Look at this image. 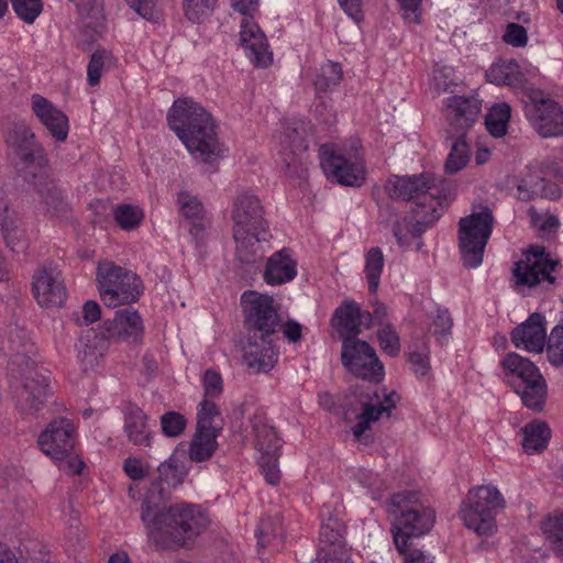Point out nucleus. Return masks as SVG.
<instances>
[{
  "label": "nucleus",
  "mask_w": 563,
  "mask_h": 563,
  "mask_svg": "<svg viewBox=\"0 0 563 563\" xmlns=\"http://www.w3.org/2000/svg\"><path fill=\"white\" fill-rule=\"evenodd\" d=\"M413 225L415 221L411 216L410 218L406 216L394 223L393 233L400 246H408L412 239L420 236L413 234Z\"/></svg>",
  "instance_id": "13d9d810"
},
{
  "label": "nucleus",
  "mask_w": 563,
  "mask_h": 563,
  "mask_svg": "<svg viewBox=\"0 0 563 563\" xmlns=\"http://www.w3.org/2000/svg\"><path fill=\"white\" fill-rule=\"evenodd\" d=\"M203 399L214 400L223 393V380L220 373L207 369L202 376Z\"/></svg>",
  "instance_id": "6e6d98bb"
},
{
  "label": "nucleus",
  "mask_w": 563,
  "mask_h": 563,
  "mask_svg": "<svg viewBox=\"0 0 563 563\" xmlns=\"http://www.w3.org/2000/svg\"><path fill=\"white\" fill-rule=\"evenodd\" d=\"M559 265L560 262L551 258L543 246H532L514 265L512 279L516 288H532L542 280L554 284L555 277L552 276V273Z\"/></svg>",
  "instance_id": "2eb2a0df"
},
{
  "label": "nucleus",
  "mask_w": 563,
  "mask_h": 563,
  "mask_svg": "<svg viewBox=\"0 0 563 563\" xmlns=\"http://www.w3.org/2000/svg\"><path fill=\"white\" fill-rule=\"evenodd\" d=\"M32 110L42 124L57 141H65L68 135V118L41 95L32 96Z\"/></svg>",
  "instance_id": "cd10ccee"
},
{
  "label": "nucleus",
  "mask_w": 563,
  "mask_h": 563,
  "mask_svg": "<svg viewBox=\"0 0 563 563\" xmlns=\"http://www.w3.org/2000/svg\"><path fill=\"white\" fill-rule=\"evenodd\" d=\"M0 228L3 240L13 252H20L26 247L25 231L22 221L12 207L5 188L0 185Z\"/></svg>",
  "instance_id": "393cba45"
},
{
  "label": "nucleus",
  "mask_w": 563,
  "mask_h": 563,
  "mask_svg": "<svg viewBox=\"0 0 563 563\" xmlns=\"http://www.w3.org/2000/svg\"><path fill=\"white\" fill-rule=\"evenodd\" d=\"M522 446L527 453L543 451L551 438V430L545 422L534 420L528 423L523 430Z\"/></svg>",
  "instance_id": "72a5a7b5"
},
{
  "label": "nucleus",
  "mask_w": 563,
  "mask_h": 563,
  "mask_svg": "<svg viewBox=\"0 0 563 563\" xmlns=\"http://www.w3.org/2000/svg\"><path fill=\"white\" fill-rule=\"evenodd\" d=\"M278 351L274 345V340L269 342H261L260 340H251L243 355L245 364L256 371L267 373L277 362Z\"/></svg>",
  "instance_id": "7c9ffc66"
},
{
  "label": "nucleus",
  "mask_w": 563,
  "mask_h": 563,
  "mask_svg": "<svg viewBox=\"0 0 563 563\" xmlns=\"http://www.w3.org/2000/svg\"><path fill=\"white\" fill-rule=\"evenodd\" d=\"M279 331L283 332V335L289 342L296 343L301 340L302 327L300 323H298L295 320H288L285 323H283V320H282Z\"/></svg>",
  "instance_id": "338daca9"
},
{
  "label": "nucleus",
  "mask_w": 563,
  "mask_h": 563,
  "mask_svg": "<svg viewBox=\"0 0 563 563\" xmlns=\"http://www.w3.org/2000/svg\"><path fill=\"white\" fill-rule=\"evenodd\" d=\"M376 335L379 347L384 353L391 357L400 353V338L393 324H385V327L378 328Z\"/></svg>",
  "instance_id": "c03bdc74"
},
{
  "label": "nucleus",
  "mask_w": 563,
  "mask_h": 563,
  "mask_svg": "<svg viewBox=\"0 0 563 563\" xmlns=\"http://www.w3.org/2000/svg\"><path fill=\"white\" fill-rule=\"evenodd\" d=\"M253 431L255 448L261 454L280 451L282 440L273 427L258 421L253 423Z\"/></svg>",
  "instance_id": "58836bf2"
},
{
  "label": "nucleus",
  "mask_w": 563,
  "mask_h": 563,
  "mask_svg": "<svg viewBox=\"0 0 563 563\" xmlns=\"http://www.w3.org/2000/svg\"><path fill=\"white\" fill-rule=\"evenodd\" d=\"M341 358L344 367L357 377L376 383L384 378V365L366 341L345 339L342 342Z\"/></svg>",
  "instance_id": "dca6fc26"
},
{
  "label": "nucleus",
  "mask_w": 563,
  "mask_h": 563,
  "mask_svg": "<svg viewBox=\"0 0 563 563\" xmlns=\"http://www.w3.org/2000/svg\"><path fill=\"white\" fill-rule=\"evenodd\" d=\"M549 361L555 366H563V321L555 325L547 344Z\"/></svg>",
  "instance_id": "49530a36"
},
{
  "label": "nucleus",
  "mask_w": 563,
  "mask_h": 563,
  "mask_svg": "<svg viewBox=\"0 0 563 563\" xmlns=\"http://www.w3.org/2000/svg\"><path fill=\"white\" fill-rule=\"evenodd\" d=\"M398 552L402 555L405 563H432L421 550L412 548V540L408 541L404 551Z\"/></svg>",
  "instance_id": "774afa93"
},
{
  "label": "nucleus",
  "mask_w": 563,
  "mask_h": 563,
  "mask_svg": "<svg viewBox=\"0 0 563 563\" xmlns=\"http://www.w3.org/2000/svg\"><path fill=\"white\" fill-rule=\"evenodd\" d=\"M177 205L184 217L194 220H202L205 208L197 197L187 191H181L177 196Z\"/></svg>",
  "instance_id": "8fccbe9b"
},
{
  "label": "nucleus",
  "mask_w": 563,
  "mask_h": 563,
  "mask_svg": "<svg viewBox=\"0 0 563 563\" xmlns=\"http://www.w3.org/2000/svg\"><path fill=\"white\" fill-rule=\"evenodd\" d=\"M443 104L449 135H466L482 111V101L474 96H451Z\"/></svg>",
  "instance_id": "6ab92c4d"
},
{
  "label": "nucleus",
  "mask_w": 563,
  "mask_h": 563,
  "mask_svg": "<svg viewBox=\"0 0 563 563\" xmlns=\"http://www.w3.org/2000/svg\"><path fill=\"white\" fill-rule=\"evenodd\" d=\"M218 0H183L185 16L195 23H201L208 19Z\"/></svg>",
  "instance_id": "37998d69"
},
{
  "label": "nucleus",
  "mask_w": 563,
  "mask_h": 563,
  "mask_svg": "<svg viewBox=\"0 0 563 563\" xmlns=\"http://www.w3.org/2000/svg\"><path fill=\"white\" fill-rule=\"evenodd\" d=\"M218 435L219 433L216 431L197 429L189 448L190 460L194 462H205L209 460L217 449Z\"/></svg>",
  "instance_id": "f704fd0d"
},
{
  "label": "nucleus",
  "mask_w": 563,
  "mask_h": 563,
  "mask_svg": "<svg viewBox=\"0 0 563 563\" xmlns=\"http://www.w3.org/2000/svg\"><path fill=\"white\" fill-rule=\"evenodd\" d=\"M141 519L148 537L156 543L173 541L184 545L200 534L209 523L205 512L196 505L178 503L166 507L141 510Z\"/></svg>",
  "instance_id": "20e7f679"
},
{
  "label": "nucleus",
  "mask_w": 563,
  "mask_h": 563,
  "mask_svg": "<svg viewBox=\"0 0 563 563\" xmlns=\"http://www.w3.org/2000/svg\"><path fill=\"white\" fill-rule=\"evenodd\" d=\"M231 219L236 243L235 256L244 264H254L264 257L263 243L271 239L265 210L257 196L243 191L232 202Z\"/></svg>",
  "instance_id": "7ed1b4c3"
},
{
  "label": "nucleus",
  "mask_w": 563,
  "mask_h": 563,
  "mask_svg": "<svg viewBox=\"0 0 563 563\" xmlns=\"http://www.w3.org/2000/svg\"><path fill=\"white\" fill-rule=\"evenodd\" d=\"M395 396V393L386 394L385 390L378 389L361 396V413L357 415V422L352 428L356 440H362L365 432L369 430L371 423L377 421L383 413H390L396 406Z\"/></svg>",
  "instance_id": "5701e85b"
},
{
  "label": "nucleus",
  "mask_w": 563,
  "mask_h": 563,
  "mask_svg": "<svg viewBox=\"0 0 563 563\" xmlns=\"http://www.w3.org/2000/svg\"><path fill=\"white\" fill-rule=\"evenodd\" d=\"M277 528L273 527V521L269 518L262 519L256 530L258 545L261 548L271 545L272 541L277 539Z\"/></svg>",
  "instance_id": "e2e57ef3"
},
{
  "label": "nucleus",
  "mask_w": 563,
  "mask_h": 563,
  "mask_svg": "<svg viewBox=\"0 0 563 563\" xmlns=\"http://www.w3.org/2000/svg\"><path fill=\"white\" fill-rule=\"evenodd\" d=\"M409 362L412 369L418 376H426L430 371L429 351L426 343H423V351H413L409 353Z\"/></svg>",
  "instance_id": "680f3d73"
},
{
  "label": "nucleus",
  "mask_w": 563,
  "mask_h": 563,
  "mask_svg": "<svg viewBox=\"0 0 563 563\" xmlns=\"http://www.w3.org/2000/svg\"><path fill=\"white\" fill-rule=\"evenodd\" d=\"M344 532V525L340 520L329 518L321 526L320 542L329 547H341L343 544Z\"/></svg>",
  "instance_id": "a18cd8bd"
},
{
  "label": "nucleus",
  "mask_w": 563,
  "mask_h": 563,
  "mask_svg": "<svg viewBox=\"0 0 563 563\" xmlns=\"http://www.w3.org/2000/svg\"><path fill=\"white\" fill-rule=\"evenodd\" d=\"M258 0H232V7L243 14L241 21L240 42L246 56L256 66L266 67L272 63V52L265 34L253 20L251 12L255 10Z\"/></svg>",
  "instance_id": "4468645a"
},
{
  "label": "nucleus",
  "mask_w": 563,
  "mask_h": 563,
  "mask_svg": "<svg viewBox=\"0 0 563 563\" xmlns=\"http://www.w3.org/2000/svg\"><path fill=\"white\" fill-rule=\"evenodd\" d=\"M124 432L134 445L151 446L152 432L147 424L146 413L136 405L128 404L123 410Z\"/></svg>",
  "instance_id": "c756f323"
},
{
  "label": "nucleus",
  "mask_w": 563,
  "mask_h": 563,
  "mask_svg": "<svg viewBox=\"0 0 563 563\" xmlns=\"http://www.w3.org/2000/svg\"><path fill=\"white\" fill-rule=\"evenodd\" d=\"M486 78L492 84L514 89L522 88L526 82V77L515 60H500L493 64L486 71Z\"/></svg>",
  "instance_id": "473e14b6"
},
{
  "label": "nucleus",
  "mask_w": 563,
  "mask_h": 563,
  "mask_svg": "<svg viewBox=\"0 0 563 563\" xmlns=\"http://www.w3.org/2000/svg\"><path fill=\"white\" fill-rule=\"evenodd\" d=\"M128 4L142 18L158 22L162 18L161 0H125Z\"/></svg>",
  "instance_id": "5fc2aeb1"
},
{
  "label": "nucleus",
  "mask_w": 563,
  "mask_h": 563,
  "mask_svg": "<svg viewBox=\"0 0 563 563\" xmlns=\"http://www.w3.org/2000/svg\"><path fill=\"white\" fill-rule=\"evenodd\" d=\"M510 114L511 109L507 103H500L493 107L485 118V124L488 132L495 137L505 135Z\"/></svg>",
  "instance_id": "a19ab883"
},
{
  "label": "nucleus",
  "mask_w": 563,
  "mask_h": 563,
  "mask_svg": "<svg viewBox=\"0 0 563 563\" xmlns=\"http://www.w3.org/2000/svg\"><path fill=\"white\" fill-rule=\"evenodd\" d=\"M187 419L179 412L168 411L161 417L162 432L169 438L179 437L186 429Z\"/></svg>",
  "instance_id": "864d4df0"
},
{
  "label": "nucleus",
  "mask_w": 563,
  "mask_h": 563,
  "mask_svg": "<svg viewBox=\"0 0 563 563\" xmlns=\"http://www.w3.org/2000/svg\"><path fill=\"white\" fill-rule=\"evenodd\" d=\"M168 125L189 153L203 163H212L223 153L212 115L191 99H178L170 108Z\"/></svg>",
  "instance_id": "f03ea898"
},
{
  "label": "nucleus",
  "mask_w": 563,
  "mask_h": 563,
  "mask_svg": "<svg viewBox=\"0 0 563 563\" xmlns=\"http://www.w3.org/2000/svg\"><path fill=\"white\" fill-rule=\"evenodd\" d=\"M493 227L494 217L487 207L460 219L459 249L466 268H476L482 264Z\"/></svg>",
  "instance_id": "9b49d317"
},
{
  "label": "nucleus",
  "mask_w": 563,
  "mask_h": 563,
  "mask_svg": "<svg viewBox=\"0 0 563 563\" xmlns=\"http://www.w3.org/2000/svg\"><path fill=\"white\" fill-rule=\"evenodd\" d=\"M363 318L364 313L353 301H346L335 309L332 321L338 327L342 342L347 338L357 339Z\"/></svg>",
  "instance_id": "2f4dec72"
},
{
  "label": "nucleus",
  "mask_w": 563,
  "mask_h": 563,
  "mask_svg": "<svg viewBox=\"0 0 563 563\" xmlns=\"http://www.w3.org/2000/svg\"><path fill=\"white\" fill-rule=\"evenodd\" d=\"M23 366L19 372V378L23 380V387L19 395L18 406L23 413L34 415L40 411L46 400L48 384L46 377L38 374L35 363L24 355H18L11 362V366ZM12 374L14 368L11 367Z\"/></svg>",
  "instance_id": "a211bd4d"
},
{
  "label": "nucleus",
  "mask_w": 563,
  "mask_h": 563,
  "mask_svg": "<svg viewBox=\"0 0 563 563\" xmlns=\"http://www.w3.org/2000/svg\"><path fill=\"white\" fill-rule=\"evenodd\" d=\"M280 451L273 453H264L258 457V465L266 482L271 485H277L280 481V472L278 461Z\"/></svg>",
  "instance_id": "09e8293b"
},
{
  "label": "nucleus",
  "mask_w": 563,
  "mask_h": 563,
  "mask_svg": "<svg viewBox=\"0 0 563 563\" xmlns=\"http://www.w3.org/2000/svg\"><path fill=\"white\" fill-rule=\"evenodd\" d=\"M454 139L451 151L445 162V173L455 174L462 170L471 158V147L466 141V135H450Z\"/></svg>",
  "instance_id": "c9c22d12"
},
{
  "label": "nucleus",
  "mask_w": 563,
  "mask_h": 563,
  "mask_svg": "<svg viewBox=\"0 0 563 563\" xmlns=\"http://www.w3.org/2000/svg\"><path fill=\"white\" fill-rule=\"evenodd\" d=\"M511 341L518 349L533 353L542 352L545 342L548 343L544 317L540 313H532L526 322L512 330Z\"/></svg>",
  "instance_id": "a878e982"
},
{
  "label": "nucleus",
  "mask_w": 563,
  "mask_h": 563,
  "mask_svg": "<svg viewBox=\"0 0 563 563\" xmlns=\"http://www.w3.org/2000/svg\"><path fill=\"white\" fill-rule=\"evenodd\" d=\"M185 475L184 466L176 459L162 463L157 468V477L151 481L141 510L154 509L165 504L172 490L184 482Z\"/></svg>",
  "instance_id": "412c9836"
},
{
  "label": "nucleus",
  "mask_w": 563,
  "mask_h": 563,
  "mask_svg": "<svg viewBox=\"0 0 563 563\" xmlns=\"http://www.w3.org/2000/svg\"><path fill=\"white\" fill-rule=\"evenodd\" d=\"M15 14L25 23H33L43 10L42 0H11Z\"/></svg>",
  "instance_id": "603ef678"
},
{
  "label": "nucleus",
  "mask_w": 563,
  "mask_h": 563,
  "mask_svg": "<svg viewBox=\"0 0 563 563\" xmlns=\"http://www.w3.org/2000/svg\"><path fill=\"white\" fill-rule=\"evenodd\" d=\"M452 325L453 320L449 311L446 309H438L432 320L430 331L441 344H444L448 342L449 335L451 334Z\"/></svg>",
  "instance_id": "3c124183"
},
{
  "label": "nucleus",
  "mask_w": 563,
  "mask_h": 563,
  "mask_svg": "<svg viewBox=\"0 0 563 563\" xmlns=\"http://www.w3.org/2000/svg\"><path fill=\"white\" fill-rule=\"evenodd\" d=\"M197 429L206 431L222 430V418L219 407L211 399H202L198 406Z\"/></svg>",
  "instance_id": "4c0bfd02"
},
{
  "label": "nucleus",
  "mask_w": 563,
  "mask_h": 563,
  "mask_svg": "<svg viewBox=\"0 0 563 563\" xmlns=\"http://www.w3.org/2000/svg\"><path fill=\"white\" fill-rule=\"evenodd\" d=\"M143 218L142 211L131 205H120L114 210V219L118 225L123 230L136 228Z\"/></svg>",
  "instance_id": "de8ad7c7"
},
{
  "label": "nucleus",
  "mask_w": 563,
  "mask_h": 563,
  "mask_svg": "<svg viewBox=\"0 0 563 563\" xmlns=\"http://www.w3.org/2000/svg\"><path fill=\"white\" fill-rule=\"evenodd\" d=\"M523 109L527 120L542 137L563 135V109L540 90L526 95Z\"/></svg>",
  "instance_id": "ddd939ff"
},
{
  "label": "nucleus",
  "mask_w": 563,
  "mask_h": 563,
  "mask_svg": "<svg viewBox=\"0 0 563 563\" xmlns=\"http://www.w3.org/2000/svg\"><path fill=\"white\" fill-rule=\"evenodd\" d=\"M7 143L18 156L25 180L34 186L47 211L66 217L68 203L51 178L47 155L32 130L24 123L14 124L8 133Z\"/></svg>",
  "instance_id": "f257e3e1"
},
{
  "label": "nucleus",
  "mask_w": 563,
  "mask_h": 563,
  "mask_svg": "<svg viewBox=\"0 0 563 563\" xmlns=\"http://www.w3.org/2000/svg\"><path fill=\"white\" fill-rule=\"evenodd\" d=\"M297 276V261L289 249H282L271 255L266 261L263 273L264 282L269 286H280L295 279Z\"/></svg>",
  "instance_id": "c85d7f7f"
},
{
  "label": "nucleus",
  "mask_w": 563,
  "mask_h": 563,
  "mask_svg": "<svg viewBox=\"0 0 563 563\" xmlns=\"http://www.w3.org/2000/svg\"><path fill=\"white\" fill-rule=\"evenodd\" d=\"M343 78L342 67L339 63L328 62L320 67L314 79V87L318 91H328L338 86Z\"/></svg>",
  "instance_id": "79ce46f5"
},
{
  "label": "nucleus",
  "mask_w": 563,
  "mask_h": 563,
  "mask_svg": "<svg viewBox=\"0 0 563 563\" xmlns=\"http://www.w3.org/2000/svg\"><path fill=\"white\" fill-rule=\"evenodd\" d=\"M245 328L251 340L269 342L279 332L282 314L269 295L249 290L241 296Z\"/></svg>",
  "instance_id": "9d476101"
},
{
  "label": "nucleus",
  "mask_w": 563,
  "mask_h": 563,
  "mask_svg": "<svg viewBox=\"0 0 563 563\" xmlns=\"http://www.w3.org/2000/svg\"><path fill=\"white\" fill-rule=\"evenodd\" d=\"M23 366L19 372V378L23 380V387L19 395L18 406L23 413L34 415L40 411L46 400L48 384L46 377L38 374L35 363L24 355H18L11 362V366ZM12 374L14 368L11 367Z\"/></svg>",
  "instance_id": "f3484780"
},
{
  "label": "nucleus",
  "mask_w": 563,
  "mask_h": 563,
  "mask_svg": "<svg viewBox=\"0 0 563 563\" xmlns=\"http://www.w3.org/2000/svg\"><path fill=\"white\" fill-rule=\"evenodd\" d=\"M387 511L395 517L391 533L397 551H404L408 541L428 533L435 520L434 510L412 490L393 494Z\"/></svg>",
  "instance_id": "39448f33"
},
{
  "label": "nucleus",
  "mask_w": 563,
  "mask_h": 563,
  "mask_svg": "<svg viewBox=\"0 0 563 563\" xmlns=\"http://www.w3.org/2000/svg\"><path fill=\"white\" fill-rule=\"evenodd\" d=\"M384 263L383 251L378 246L371 247L365 254L364 273L371 292H376L378 289Z\"/></svg>",
  "instance_id": "ea45409f"
},
{
  "label": "nucleus",
  "mask_w": 563,
  "mask_h": 563,
  "mask_svg": "<svg viewBox=\"0 0 563 563\" xmlns=\"http://www.w3.org/2000/svg\"><path fill=\"white\" fill-rule=\"evenodd\" d=\"M444 179L423 173L412 176H391L385 184V191L391 199L413 201L421 199L423 195H439L438 186Z\"/></svg>",
  "instance_id": "aec40b11"
},
{
  "label": "nucleus",
  "mask_w": 563,
  "mask_h": 563,
  "mask_svg": "<svg viewBox=\"0 0 563 563\" xmlns=\"http://www.w3.org/2000/svg\"><path fill=\"white\" fill-rule=\"evenodd\" d=\"M143 320L140 313L131 308L115 312L111 320L103 323L101 336L106 340H125L143 333Z\"/></svg>",
  "instance_id": "bb28decb"
},
{
  "label": "nucleus",
  "mask_w": 563,
  "mask_h": 563,
  "mask_svg": "<svg viewBox=\"0 0 563 563\" xmlns=\"http://www.w3.org/2000/svg\"><path fill=\"white\" fill-rule=\"evenodd\" d=\"M108 58L109 54L104 49H97L91 55V58L87 67V79L90 86H97L99 84L106 60Z\"/></svg>",
  "instance_id": "4d7b16f0"
},
{
  "label": "nucleus",
  "mask_w": 563,
  "mask_h": 563,
  "mask_svg": "<svg viewBox=\"0 0 563 563\" xmlns=\"http://www.w3.org/2000/svg\"><path fill=\"white\" fill-rule=\"evenodd\" d=\"M503 41L514 47H523L528 43V34L522 25L509 23L503 35Z\"/></svg>",
  "instance_id": "052dcab7"
},
{
  "label": "nucleus",
  "mask_w": 563,
  "mask_h": 563,
  "mask_svg": "<svg viewBox=\"0 0 563 563\" xmlns=\"http://www.w3.org/2000/svg\"><path fill=\"white\" fill-rule=\"evenodd\" d=\"M40 450L66 474H81L85 463L75 449V427L69 419L51 421L37 438Z\"/></svg>",
  "instance_id": "6e6552de"
},
{
  "label": "nucleus",
  "mask_w": 563,
  "mask_h": 563,
  "mask_svg": "<svg viewBox=\"0 0 563 563\" xmlns=\"http://www.w3.org/2000/svg\"><path fill=\"white\" fill-rule=\"evenodd\" d=\"M366 320L372 321L378 328L385 327V324H391L388 318V309L382 302H375L373 305V311L364 313Z\"/></svg>",
  "instance_id": "0e129e2a"
},
{
  "label": "nucleus",
  "mask_w": 563,
  "mask_h": 563,
  "mask_svg": "<svg viewBox=\"0 0 563 563\" xmlns=\"http://www.w3.org/2000/svg\"><path fill=\"white\" fill-rule=\"evenodd\" d=\"M96 280L101 300L110 308L135 302L142 294L139 276L113 262L98 264Z\"/></svg>",
  "instance_id": "1a4fd4ad"
},
{
  "label": "nucleus",
  "mask_w": 563,
  "mask_h": 563,
  "mask_svg": "<svg viewBox=\"0 0 563 563\" xmlns=\"http://www.w3.org/2000/svg\"><path fill=\"white\" fill-rule=\"evenodd\" d=\"M439 195H423L415 202L411 217L415 221L413 234L421 235L433 225L443 214L451 201V185L445 180L438 186Z\"/></svg>",
  "instance_id": "4be33fe9"
},
{
  "label": "nucleus",
  "mask_w": 563,
  "mask_h": 563,
  "mask_svg": "<svg viewBox=\"0 0 563 563\" xmlns=\"http://www.w3.org/2000/svg\"><path fill=\"white\" fill-rule=\"evenodd\" d=\"M506 507L497 487L479 485L468 490L460 507L464 526L478 536H490L496 529V512Z\"/></svg>",
  "instance_id": "0eeeda50"
},
{
  "label": "nucleus",
  "mask_w": 563,
  "mask_h": 563,
  "mask_svg": "<svg viewBox=\"0 0 563 563\" xmlns=\"http://www.w3.org/2000/svg\"><path fill=\"white\" fill-rule=\"evenodd\" d=\"M32 291L42 307H60L67 299L62 274L52 267L40 268L33 275Z\"/></svg>",
  "instance_id": "b1692460"
},
{
  "label": "nucleus",
  "mask_w": 563,
  "mask_h": 563,
  "mask_svg": "<svg viewBox=\"0 0 563 563\" xmlns=\"http://www.w3.org/2000/svg\"><path fill=\"white\" fill-rule=\"evenodd\" d=\"M500 367L505 380L517 393L522 404L534 411L542 410L548 387L538 366L518 353H508L501 361Z\"/></svg>",
  "instance_id": "423d86ee"
},
{
  "label": "nucleus",
  "mask_w": 563,
  "mask_h": 563,
  "mask_svg": "<svg viewBox=\"0 0 563 563\" xmlns=\"http://www.w3.org/2000/svg\"><path fill=\"white\" fill-rule=\"evenodd\" d=\"M123 470L133 481L142 479L146 475L142 461L135 457H128L123 463Z\"/></svg>",
  "instance_id": "69168bd1"
},
{
  "label": "nucleus",
  "mask_w": 563,
  "mask_h": 563,
  "mask_svg": "<svg viewBox=\"0 0 563 563\" xmlns=\"http://www.w3.org/2000/svg\"><path fill=\"white\" fill-rule=\"evenodd\" d=\"M404 20L410 24H420L422 15V0H397Z\"/></svg>",
  "instance_id": "bf43d9fd"
},
{
  "label": "nucleus",
  "mask_w": 563,
  "mask_h": 563,
  "mask_svg": "<svg viewBox=\"0 0 563 563\" xmlns=\"http://www.w3.org/2000/svg\"><path fill=\"white\" fill-rule=\"evenodd\" d=\"M320 165L327 178L343 186L361 187L366 178V166L361 154L343 151L331 144L319 150Z\"/></svg>",
  "instance_id": "f8f14e48"
},
{
  "label": "nucleus",
  "mask_w": 563,
  "mask_h": 563,
  "mask_svg": "<svg viewBox=\"0 0 563 563\" xmlns=\"http://www.w3.org/2000/svg\"><path fill=\"white\" fill-rule=\"evenodd\" d=\"M541 530L556 555H563V511H553L541 522Z\"/></svg>",
  "instance_id": "e433bc0d"
}]
</instances>
